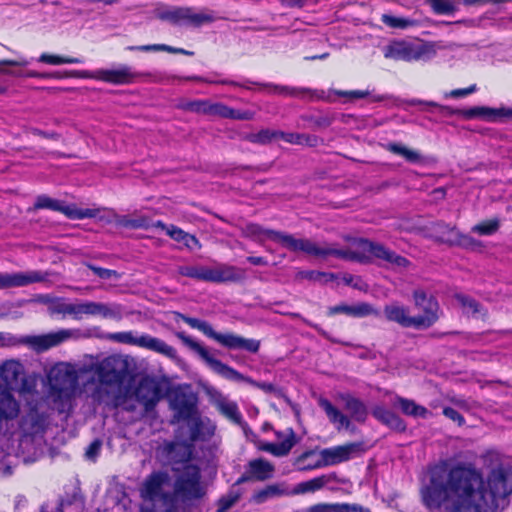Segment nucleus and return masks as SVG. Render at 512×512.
I'll return each instance as SVG.
<instances>
[{"label":"nucleus","instance_id":"obj_1","mask_svg":"<svg viewBox=\"0 0 512 512\" xmlns=\"http://www.w3.org/2000/svg\"><path fill=\"white\" fill-rule=\"evenodd\" d=\"M490 492L472 464L457 463L447 473H432L420 489L422 504L429 512H488Z\"/></svg>","mask_w":512,"mask_h":512},{"label":"nucleus","instance_id":"obj_2","mask_svg":"<svg viewBox=\"0 0 512 512\" xmlns=\"http://www.w3.org/2000/svg\"><path fill=\"white\" fill-rule=\"evenodd\" d=\"M98 81H102L105 83H109L112 85H130L137 82H151L157 84H173L175 81H194V82H203L208 84H221V85H229L233 87H239L246 90H251L250 85H257L262 87H272L274 90L279 91L281 93H285L291 96H298L300 94H308L311 93L312 90L309 88H295L289 86H280L274 85L271 83L262 84L259 82H254L249 79L244 80L243 82L229 80V79H211L204 78L201 76L193 75V76H176L167 73H157L152 74L149 72H138L134 71L128 65H120L117 69H98L93 72V75L90 76Z\"/></svg>","mask_w":512,"mask_h":512},{"label":"nucleus","instance_id":"obj_3","mask_svg":"<svg viewBox=\"0 0 512 512\" xmlns=\"http://www.w3.org/2000/svg\"><path fill=\"white\" fill-rule=\"evenodd\" d=\"M244 238H248L259 245L265 247L266 251L271 252L270 248L265 246L266 240H271L280 244L291 252H304L307 255L326 258L333 256L339 259L353 261L358 263H367L369 258L364 254L357 253L350 249H338L331 246L319 247L309 239H297L292 234L282 231L265 228L264 226L249 222L241 230Z\"/></svg>","mask_w":512,"mask_h":512},{"label":"nucleus","instance_id":"obj_4","mask_svg":"<svg viewBox=\"0 0 512 512\" xmlns=\"http://www.w3.org/2000/svg\"><path fill=\"white\" fill-rule=\"evenodd\" d=\"M0 377L5 384V386L0 385V392L14 402L16 408L15 416L1 420L2 429L4 422L17 418L20 412L19 402L14 398L11 391L18 392L21 395L31 394L35 391L36 381L26 374L24 365L15 359L6 360L0 365Z\"/></svg>","mask_w":512,"mask_h":512},{"label":"nucleus","instance_id":"obj_5","mask_svg":"<svg viewBox=\"0 0 512 512\" xmlns=\"http://www.w3.org/2000/svg\"><path fill=\"white\" fill-rule=\"evenodd\" d=\"M176 319H181L184 323L193 329L202 332L206 337L213 339L223 347L230 350H244L256 354L260 349V341L256 339L244 338L233 332L220 333L213 329L207 321L187 316L180 312H174Z\"/></svg>","mask_w":512,"mask_h":512},{"label":"nucleus","instance_id":"obj_6","mask_svg":"<svg viewBox=\"0 0 512 512\" xmlns=\"http://www.w3.org/2000/svg\"><path fill=\"white\" fill-rule=\"evenodd\" d=\"M360 447L361 443L350 442L344 445L325 448L320 452V460H316L314 464H304L306 458H310L315 454L314 451L308 450L295 459L294 466L300 471H309L324 466L337 465L348 461L352 454L358 451Z\"/></svg>","mask_w":512,"mask_h":512},{"label":"nucleus","instance_id":"obj_7","mask_svg":"<svg viewBox=\"0 0 512 512\" xmlns=\"http://www.w3.org/2000/svg\"><path fill=\"white\" fill-rule=\"evenodd\" d=\"M172 470L178 472L173 485L175 497L182 502H190L201 499L205 495V489L201 483V469L198 465L186 464L181 471L175 467Z\"/></svg>","mask_w":512,"mask_h":512},{"label":"nucleus","instance_id":"obj_8","mask_svg":"<svg viewBox=\"0 0 512 512\" xmlns=\"http://www.w3.org/2000/svg\"><path fill=\"white\" fill-rule=\"evenodd\" d=\"M174 335L188 348L196 352L218 375L227 380L242 381L244 376L233 367L223 363L219 359L214 358L207 348L199 342L186 335L183 331H176Z\"/></svg>","mask_w":512,"mask_h":512},{"label":"nucleus","instance_id":"obj_9","mask_svg":"<svg viewBox=\"0 0 512 512\" xmlns=\"http://www.w3.org/2000/svg\"><path fill=\"white\" fill-rule=\"evenodd\" d=\"M415 307L422 311V314L414 316L417 330L428 329L432 327L441 315V308L437 298L428 294L423 289H415L412 293Z\"/></svg>","mask_w":512,"mask_h":512},{"label":"nucleus","instance_id":"obj_10","mask_svg":"<svg viewBox=\"0 0 512 512\" xmlns=\"http://www.w3.org/2000/svg\"><path fill=\"white\" fill-rule=\"evenodd\" d=\"M110 338L120 343L135 345L159 353L170 359H174L177 356V351L173 346L149 334L134 336L132 331H125L114 333Z\"/></svg>","mask_w":512,"mask_h":512},{"label":"nucleus","instance_id":"obj_11","mask_svg":"<svg viewBox=\"0 0 512 512\" xmlns=\"http://www.w3.org/2000/svg\"><path fill=\"white\" fill-rule=\"evenodd\" d=\"M359 245L363 250V252L359 253L369 258V262L366 264L371 263V257L365 252L371 254L376 259L385 261L393 268L409 269L412 266V262L408 258L396 253L381 243L366 238H360Z\"/></svg>","mask_w":512,"mask_h":512},{"label":"nucleus","instance_id":"obj_12","mask_svg":"<svg viewBox=\"0 0 512 512\" xmlns=\"http://www.w3.org/2000/svg\"><path fill=\"white\" fill-rule=\"evenodd\" d=\"M96 374L101 384L121 385L127 376V364L120 356L110 355L99 363Z\"/></svg>","mask_w":512,"mask_h":512},{"label":"nucleus","instance_id":"obj_13","mask_svg":"<svg viewBox=\"0 0 512 512\" xmlns=\"http://www.w3.org/2000/svg\"><path fill=\"white\" fill-rule=\"evenodd\" d=\"M436 55L435 45L433 43H423L414 45L406 42H398L394 46L389 47V53L385 56H391L395 60L417 61L429 60Z\"/></svg>","mask_w":512,"mask_h":512},{"label":"nucleus","instance_id":"obj_14","mask_svg":"<svg viewBox=\"0 0 512 512\" xmlns=\"http://www.w3.org/2000/svg\"><path fill=\"white\" fill-rule=\"evenodd\" d=\"M48 415L40 412L36 406H31L19 422V428L25 437L43 435L48 427Z\"/></svg>","mask_w":512,"mask_h":512},{"label":"nucleus","instance_id":"obj_15","mask_svg":"<svg viewBox=\"0 0 512 512\" xmlns=\"http://www.w3.org/2000/svg\"><path fill=\"white\" fill-rule=\"evenodd\" d=\"M135 396L138 402L143 405L145 412H150L163 397V390L159 382L146 377L140 380L135 390Z\"/></svg>","mask_w":512,"mask_h":512},{"label":"nucleus","instance_id":"obj_16","mask_svg":"<svg viewBox=\"0 0 512 512\" xmlns=\"http://www.w3.org/2000/svg\"><path fill=\"white\" fill-rule=\"evenodd\" d=\"M34 209H49L52 211L61 212L70 219H84L95 216L94 212L91 209L73 210L69 206L63 205L61 201L53 199L45 194L37 196L34 202Z\"/></svg>","mask_w":512,"mask_h":512},{"label":"nucleus","instance_id":"obj_17","mask_svg":"<svg viewBox=\"0 0 512 512\" xmlns=\"http://www.w3.org/2000/svg\"><path fill=\"white\" fill-rule=\"evenodd\" d=\"M275 467L264 458L252 459L248 462L246 471L236 480L235 485L250 481H266L273 477Z\"/></svg>","mask_w":512,"mask_h":512},{"label":"nucleus","instance_id":"obj_18","mask_svg":"<svg viewBox=\"0 0 512 512\" xmlns=\"http://www.w3.org/2000/svg\"><path fill=\"white\" fill-rule=\"evenodd\" d=\"M170 407L174 411L176 421H189L199 414L197 398L185 393H177L170 401Z\"/></svg>","mask_w":512,"mask_h":512},{"label":"nucleus","instance_id":"obj_19","mask_svg":"<svg viewBox=\"0 0 512 512\" xmlns=\"http://www.w3.org/2000/svg\"><path fill=\"white\" fill-rule=\"evenodd\" d=\"M46 279L41 271H27L16 273H0V290L24 287L32 283H39Z\"/></svg>","mask_w":512,"mask_h":512},{"label":"nucleus","instance_id":"obj_20","mask_svg":"<svg viewBox=\"0 0 512 512\" xmlns=\"http://www.w3.org/2000/svg\"><path fill=\"white\" fill-rule=\"evenodd\" d=\"M344 314L352 318H363L367 316H378L379 311L367 302H359L355 305H349L341 302L337 305L328 307L326 315L333 317L335 315Z\"/></svg>","mask_w":512,"mask_h":512},{"label":"nucleus","instance_id":"obj_21","mask_svg":"<svg viewBox=\"0 0 512 512\" xmlns=\"http://www.w3.org/2000/svg\"><path fill=\"white\" fill-rule=\"evenodd\" d=\"M193 444L187 441H172L165 445V452L169 462L176 464H191L193 458Z\"/></svg>","mask_w":512,"mask_h":512},{"label":"nucleus","instance_id":"obj_22","mask_svg":"<svg viewBox=\"0 0 512 512\" xmlns=\"http://www.w3.org/2000/svg\"><path fill=\"white\" fill-rule=\"evenodd\" d=\"M246 278V271L234 265L221 264L216 268H210L211 283H239Z\"/></svg>","mask_w":512,"mask_h":512},{"label":"nucleus","instance_id":"obj_23","mask_svg":"<svg viewBox=\"0 0 512 512\" xmlns=\"http://www.w3.org/2000/svg\"><path fill=\"white\" fill-rule=\"evenodd\" d=\"M372 416L382 425L399 433L407 429L406 422L394 411L384 405H375L371 410Z\"/></svg>","mask_w":512,"mask_h":512},{"label":"nucleus","instance_id":"obj_24","mask_svg":"<svg viewBox=\"0 0 512 512\" xmlns=\"http://www.w3.org/2000/svg\"><path fill=\"white\" fill-rule=\"evenodd\" d=\"M385 318L390 321L399 324L404 328L417 329V324L414 316H409V310L404 305L389 304L385 305L383 309Z\"/></svg>","mask_w":512,"mask_h":512},{"label":"nucleus","instance_id":"obj_25","mask_svg":"<svg viewBox=\"0 0 512 512\" xmlns=\"http://www.w3.org/2000/svg\"><path fill=\"white\" fill-rule=\"evenodd\" d=\"M71 336L68 330H60L44 335L33 336L29 343L37 352L46 351L52 347L58 346Z\"/></svg>","mask_w":512,"mask_h":512},{"label":"nucleus","instance_id":"obj_26","mask_svg":"<svg viewBox=\"0 0 512 512\" xmlns=\"http://www.w3.org/2000/svg\"><path fill=\"white\" fill-rule=\"evenodd\" d=\"M71 336L68 330H60L44 335L33 336L29 343L37 352L46 351L52 347L58 346Z\"/></svg>","mask_w":512,"mask_h":512},{"label":"nucleus","instance_id":"obj_27","mask_svg":"<svg viewBox=\"0 0 512 512\" xmlns=\"http://www.w3.org/2000/svg\"><path fill=\"white\" fill-rule=\"evenodd\" d=\"M341 400L344 402V408L349 412L351 419L358 423H365L368 418V408L365 403L352 394H342Z\"/></svg>","mask_w":512,"mask_h":512},{"label":"nucleus","instance_id":"obj_28","mask_svg":"<svg viewBox=\"0 0 512 512\" xmlns=\"http://www.w3.org/2000/svg\"><path fill=\"white\" fill-rule=\"evenodd\" d=\"M296 443V434L293 428L290 427L287 429L286 437L279 443L266 442L260 446V449L276 457H283L289 454Z\"/></svg>","mask_w":512,"mask_h":512},{"label":"nucleus","instance_id":"obj_29","mask_svg":"<svg viewBox=\"0 0 512 512\" xmlns=\"http://www.w3.org/2000/svg\"><path fill=\"white\" fill-rule=\"evenodd\" d=\"M318 404L320 408L325 412L329 421L336 425L338 430L341 428H345L347 430L351 428L350 418L343 414L336 406H334L330 400L327 398H320Z\"/></svg>","mask_w":512,"mask_h":512},{"label":"nucleus","instance_id":"obj_30","mask_svg":"<svg viewBox=\"0 0 512 512\" xmlns=\"http://www.w3.org/2000/svg\"><path fill=\"white\" fill-rule=\"evenodd\" d=\"M168 475L162 471L152 472L145 479L141 492L150 500L158 497L162 491L163 485L167 482Z\"/></svg>","mask_w":512,"mask_h":512},{"label":"nucleus","instance_id":"obj_31","mask_svg":"<svg viewBox=\"0 0 512 512\" xmlns=\"http://www.w3.org/2000/svg\"><path fill=\"white\" fill-rule=\"evenodd\" d=\"M221 102L213 103L210 100H192L184 103L181 108L185 111L201 113L209 116H218L220 114Z\"/></svg>","mask_w":512,"mask_h":512},{"label":"nucleus","instance_id":"obj_32","mask_svg":"<svg viewBox=\"0 0 512 512\" xmlns=\"http://www.w3.org/2000/svg\"><path fill=\"white\" fill-rule=\"evenodd\" d=\"M393 406L399 408L401 412L407 416L426 418L428 409L417 404L414 400L396 395Z\"/></svg>","mask_w":512,"mask_h":512},{"label":"nucleus","instance_id":"obj_33","mask_svg":"<svg viewBox=\"0 0 512 512\" xmlns=\"http://www.w3.org/2000/svg\"><path fill=\"white\" fill-rule=\"evenodd\" d=\"M280 139L286 143L293 145H301L307 147H317L323 143V139L314 134L283 132L280 134Z\"/></svg>","mask_w":512,"mask_h":512},{"label":"nucleus","instance_id":"obj_34","mask_svg":"<svg viewBox=\"0 0 512 512\" xmlns=\"http://www.w3.org/2000/svg\"><path fill=\"white\" fill-rule=\"evenodd\" d=\"M502 111V108L497 109L485 106H474L465 109L463 118L466 120L480 118L487 121H495L497 118L502 117Z\"/></svg>","mask_w":512,"mask_h":512},{"label":"nucleus","instance_id":"obj_35","mask_svg":"<svg viewBox=\"0 0 512 512\" xmlns=\"http://www.w3.org/2000/svg\"><path fill=\"white\" fill-rule=\"evenodd\" d=\"M454 299L458 302L464 314H482L483 319L488 317V311L476 299L463 293H455Z\"/></svg>","mask_w":512,"mask_h":512},{"label":"nucleus","instance_id":"obj_36","mask_svg":"<svg viewBox=\"0 0 512 512\" xmlns=\"http://www.w3.org/2000/svg\"><path fill=\"white\" fill-rule=\"evenodd\" d=\"M431 231L433 232V237L437 242L448 244L450 246H453L455 234L458 232L456 227H452L443 221L433 223Z\"/></svg>","mask_w":512,"mask_h":512},{"label":"nucleus","instance_id":"obj_37","mask_svg":"<svg viewBox=\"0 0 512 512\" xmlns=\"http://www.w3.org/2000/svg\"><path fill=\"white\" fill-rule=\"evenodd\" d=\"M280 134H282V131L280 130L265 128L256 133H247L243 135L242 140L252 144L267 145L276 139H280Z\"/></svg>","mask_w":512,"mask_h":512},{"label":"nucleus","instance_id":"obj_38","mask_svg":"<svg viewBox=\"0 0 512 512\" xmlns=\"http://www.w3.org/2000/svg\"><path fill=\"white\" fill-rule=\"evenodd\" d=\"M179 275L197 281L210 282V268L202 265H183L177 268Z\"/></svg>","mask_w":512,"mask_h":512},{"label":"nucleus","instance_id":"obj_39","mask_svg":"<svg viewBox=\"0 0 512 512\" xmlns=\"http://www.w3.org/2000/svg\"><path fill=\"white\" fill-rule=\"evenodd\" d=\"M385 149L390 153L402 156L409 163H420L422 161V156L418 151L410 149L398 142L387 143Z\"/></svg>","mask_w":512,"mask_h":512},{"label":"nucleus","instance_id":"obj_40","mask_svg":"<svg viewBox=\"0 0 512 512\" xmlns=\"http://www.w3.org/2000/svg\"><path fill=\"white\" fill-rule=\"evenodd\" d=\"M117 226L129 229H149L151 228V219L148 216L131 217L129 215H122L116 219Z\"/></svg>","mask_w":512,"mask_h":512},{"label":"nucleus","instance_id":"obj_41","mask_svg":"<svg viewBox=\"0 0 512 512\" xmlns=\"http://www.w3.org/2000/svg\"><path fill=\"white\" fill-rule=\"evenodd\" d=\"M507 481L508 473L506 469L501 465L493 468L489 473L488 482L493 494L499 492L500 489L505 491Z\"/></svg>","mask_w":512,"mask_h":512},{"label":"nucleus","instance_id":"obj_42","mask_svg":"<svg viewBox=\"0 0 512 512\" xmlns=\"http://www.w3.org/2000/svg\"><path fill=\"white\" fill-rule=\"evenodd\" d=\"M188 8L174 7L158 13V18L173 25L186 24Z\"/></svg>","mask_w":512,"mask_h":512},{"label":"nucleus","instance_id":"obj_43","mask_svg":"<svg viewBox=\"0 0 512 512\" xmlns=\"http://www.w3.org/2000/svg\"><path fill=\"white\" fill-rule=\"evenodd\" d=\"M283 494V490L280 488L278 484H270L265 486L262 489L254 491L251 496L250 501L254 504H263L267 500L281 496Z\"/></svg>","mask_w":512,"mask_h":512},{"label":"nucleus","instance_id":"obj_44","mask_svg":"<svg viewBox=\"0 0 512 512\" xmlns=\"http://www.w3.org/2000/svg\"><path fill=\"white\" fill-rule=\"evenodd\" d=\"M53 394V403L59 413L66 411L67 406L70 405V393L67 388L58 387L57 384H51Z\"/></svg>","mask_w":512,"mask_h":512},{"label":"nucleus","instance_id":"obj_45","mask_svg":"<svg viewBox=\"0 0 512 512\" xmlns=\"http://www.w3.org/2000/svg\"><path fill=\"white\" fill-rule=\"evenodd\" d=\"M219 117L233 120H252L254 113L249 110H237L222 103Z\"/></svg>","mask_w":512,"mask_h":512},{"label":"nucleus","instance_id":"obj_46","mask_svg":"<svg viewBox=\"0 0 512 512\" xmlns=\"http://www.w3.org/2000/svg\"><path fill=\"white\" fill-rule=\"evenodd\" d=\"M427 3L436 15L452 16L458 10L457 6L450 0H427Z\"/></svg>","mask_w":512,"mask_h":512},{"label":"nucleus","instance_id":"obj_47","mask_svg":"<svg viewBox=\"0 0 512 512\" xmlns=\"http://www.w3.org/2000/svg\"><path fill=\"white\" fill-rule=\"evenodd\" d=\"M38 61L49 65L80 64L83 62L80 58L52 55L48 53H42Z\"/></svg>","mask_w":512,"mask_h":512},{"label":"nucleus","instance_id":"obj_48","mask_svg":"<svg viewBox=\"0 0 512 512\" xmlns=\"http://www.w3.org/2000/svg\"><path fill=\"white\" fill-rule=\"evenodd\" d=\"M328 482L329 478L326 475H321L299 483L296 491L300 493L315 492L323 488Z\"/></svg>","mask_w":512,"mask_h":512},{"label":"nucleus","instance_id":"obj_49","mask_svg":"<svg viewBox=\"0 0 512 512\" xmlns=\"http://www.w3.org/2000/svg\"><path fill=\"white\" fill-rule=\"evenodd\" d=\"M453 242V246H459L461 248L468 250H476L482 247V243L479 240L475 239L474 237L468 234H463L459 231L456 232L455 240Z\"/></svg>","mask_w":512,"mask_h":512},{"label":"nucleus","instance_id":"obj_50","mask_svg":"<svg viewBox=\"0 0 512 512\" xmlns=\"http://www.w3.org/2000/svg\"><path fill=\"white\" fill-rule=\"evenodd\" d=\"M103 309L102 303L87 301L75 304V318L79 319L82 315H99Z\"/></svg>","mask_w":512,"mask_h":512},{"label":"nucleus","instance_id":"obj_51","mask_svg":"<svg viewBox=\"0 0 512 512\" xmlns=\"http://www.w3.org/2000/svg\"><path fill=\"white\" fill-rule=\"evenodd\" d=\"M303 119L308 122L313 129L328 128L334 121V118L329 114L307 115Z\"/></svg>","mask_w":512,"mask_h":512},{"label":"nucleus","instance_id":"obj_52","mask_svg":"<svg viewBox=\"0 0 512 512\" xmlns=\"http://www.w3.org/2000/svg\"><path fill=\"white\" fill-rule=\"evenodd\" d=\"M500 227V222L497 218L484 220L478 224H476L472 231L476 232L480 235H492L498 231Z\"/></svg>","mask_w":512,"mask_h":512},{"label":"nucleus","instance_id":"obj_53","mask_svg":"<svg viewBox=\"0 0 512 512\" xmlns=\"http://www.w3.org/2000/svg\"><path fill=\"white\" fill-rule=\"evenodd\" d=\"M381 21L388 27L396 29H406L412 25V21L408 18L396 17L388 14H383Z\"/></svg>","mask_w":512,"mask_h":512},{"label":"nucleus","instance_id":"obj_54","mask_svg":"<svg viewBox=\"0 0 512 512\" xmlns=\"http://www.w3.org/2000/svg\"><path fill=\"white\" fill-rule=\"evenodd\" d=\"M51 315L61 314L63 316L69 314L75 317V304L66 303L64 301H56L49 306Z\"/></svg>","mask_w":512,"mask_h":512},{"label":"nucleus","instance_id":"obj_55","mask_svg":"<svg viewBox=\"0 0 512 512\" xmlns=\"http://www.w3.org/2000/svg\"><path fill=\"white\" fill-rule=\"evenodd\" d=\"M214 21L213 16L204 13H193L191 8H188L186 23L194 27H200L205 23Z\"/></svg>","mask_w":512,"mask_h":512},{"label":"nucleus","instance_id":"obj_56","mask_svg":"<svg viewBox=\"0 0 512 512\" xmlns=\"http://www.w3.org/2000/svg\"><path fill=\"white\" fill-rule=\"evenodd\" d=\"M189 424V439L191 442H195L200 438L202 428H203V422L201 419L200 414H197L193 416V418L189 419V421H186Z\"/></svg>","mask_w":512,"mask_h":512},{"label":"nucleus","instance_id":"obj_57","mask_svg":"<svg viewBox=\"0 0 512 512\" xmlns=\"http://www.w3.org/2000/svg\"><path fill=\"white\" fill-rule=\"evenodd\" d=\"M222 414L233 422L239 424L242 421V414L240 413L238 406L235 403H226L220 406Z\"/></svg>","mask_w":512,"mask_h":512},{"label":"nucleus","instance_id":"obj_58","mask_svg":"<svg viewBox=\"0 0 512 512\" xmlns=\"http://www.w3.org/2000/svg\"><path fill=\"white\" fill-rule=\"evenodd\" d=\"M265 393H273L278 398H283L287 403L291 404L290 398L286 395L282 388L276 387L269 382H260L256 384Z\"/></svg>","mask_w":512,"mask_h":512},{"label":"nucleus","instance_id":"obj_59","mask_svg":"<svg viewBox=\"0 0 512 512\" xmlns=\"http://www.w3.org/2000/svg\"><path fill=\"white\" fill-rule=\"evenodd\" d=\"M299 276L301 278H305L312 281H318L321 277H326L329 280L335 279V275L333 273H325V272H319V271H302L299 273Z\"/></svg>","mask_w":512,"mask_h":512},{"label":"nucleus","instance_id":"obj_60","mask_svg":"<svg viewBox=\"0 0 512 512\" xmlns=\"http://www.w3.org/2000/svg\"><path fill=\"white\" fill-rule=\"evenodd\" d=\"M239 500V495H229L221 497L218 501L217 512H225L230 509Z\"/></svg>","mask_w":512,"mask_h":512},{"label":"nucleus","instance_id":"obj_61","mask_svg":"<svg viewBox=\"0 0 512 512\" xmlns=\"http://www.w3.org/2000/svg\"><path fill=\"white\" fill-rule=\"evenodd\" d=\"M443 415L450 419L451 421L458 424V426H462L465 424V418L462 414H460L455 408L453 407H444L443 408Z\"/></svg>","mask_w":512,"mask_h":512},{"label":"nucleus","instance_id":"obj_62","mask_svg":"<svg viewBox=\"0 0 512 512\" xmlns=\"http://www.w3.org/2000/svg\"><path fill=\"white\" fill-rule=\"evenodd\" d=\"M102 447V442L100 439L93 440L85 451V456L90 460H95L99 454Z\"/></svg>","mask_w":512,"mask_h":512},{"label":"nucleus","instance_id":"obj_63","mask_svg":"<svg viewBox=\"0 0 512 512\" xmlns=\"http://www.w3.org/2000/svg\"><path fill=\"white\" fill-rule=\"evenodd\" d=\"M87 266L96 276L101 279H110L112 276H116L117 274L115 270L99 267L93 264H88Z\"/></svg>","mask_w":512,"mask_h":512},{"label":"nucleus","instance_id":"obj_64","mask_svg":"<svg viewBox=\"0 0 512 512\" xmlns=\"http://www.w3.org/2000/svg\"><path fill=\"white\" fill-rule=\"evenodd\" d=\"M180 243H183V245L190 251L201 248L199 239L195 235L188 232L185 233Z\"/></svg>","mask_w":512,"mask_h":512}]
</instances>
